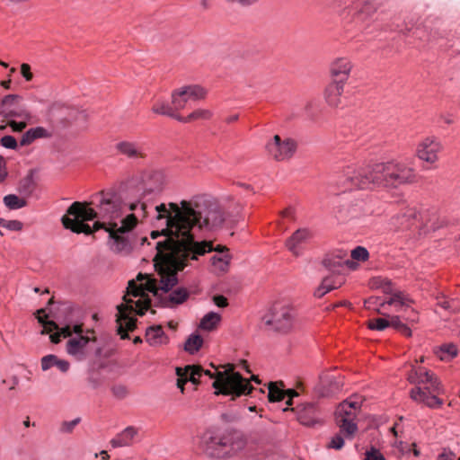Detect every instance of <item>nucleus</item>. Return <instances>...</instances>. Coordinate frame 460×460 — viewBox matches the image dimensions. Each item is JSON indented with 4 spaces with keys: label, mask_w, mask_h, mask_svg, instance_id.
<instances>
[{
    "label": "nucleus",
    "mask_w": 460,
    "mask_h": 460,
    "mask_svg": "<svg viewBox=\"0 0 460 460\" xmlns=\"http://www.w3.org/2000/svg\"><path fill=\"white\" fill-rule=\"evenodd\" d=\"M365 460H385L384 456L376 448H371L366 453Z\"/></svg>",
    "instance_id": "8fccbe9b"
},
{
    "label": "nucleus",
    "mask_w": 460,
    "mask_h": 460,
    "mask_svg": "<svg viewBox=\"0 0 460 460\" xmlns=\"http://www.w3.org/2000/svg\"><path fill=\"white\" fill-rule=\"evenodd\" d=\"M246 440L239 435L218 436L212 430L204 431L199 441V448L211 459H228L240 454Z\"/></svg>",
    "instance_id": "0eeeda50"
},
{
    "label": "nucleus",
    "mask_w": 460,
    "mask_h": 460,
    "mask_svg": "<svg viewBox=\"0 0 460 460\" xmlns=\"http://www.w3.org/2000/svg\"><path fill=\"white\" fill-rule=\"evenodd\" d=\"M155 217L153 222L155 230L150 234L152 239L164 236L158 242V246L169 247V252L158 262L160 270L164 271L168 266L176 265V270L182 268V263L173 261L174 256L186 258L191 255V260L198 256L212 252L213 243L210 241L195 242L192 229L214 231L222 228L227 222V215L223 208L216 201L199 197L191 200H181L180 204L169 202L161 203L155 207Z\"/></svg>",
    "instance_id": "f257e3e1"
},
{
    "label": "nucleus",
    "mask_w": 460,
    "mask_h": 460,
    "mask_svg": "<svg viewBox=\"0 0 460 460\" xmlns=\"http://www.w3.org/2000/svg\"><path fill=\"white\" fill-rule=\"evenodd\" d=\"M341 280L336 281L332 277H326L323 279L321 285L315 289L314 296L321 298L329 291L341 287Z\"/></svg>",
    "instance_id": "cd10ccee"
},
{
    "label": "nucleus",
    "mask_w": 460,
    "mask_h": 460,
    "mask_svg": "<svg viewBox=\"0 0 460 460\" xmlns=\"http://www.w3.org/2000/svg\"><path fill=\"white\" fill-rule=\"evenodd\" d=\"M113 393L116 396L122 398L127 394V389L124 386L114 387Z\"/></svg>",
    "instance_id": "0e129e2a"
},
{
    "label": "nucleus",
    "mask_w": 460,
    "mask_h": 460,
    "mask_svg": "<svg viewBox=\"0 0 460 460\" xmlns=\"http://www.w3.org/2000/svg\"><path fill=\"white\" fill-rule=\"evenodd\" d=\"M410 383L416 385L410 393L411 398L430 408L440 407L443 401L438 395L444 393L438 377L425 367H413L408 376Z\"/></svg>",
    "instance_id": "423d86ee"
},
{
    "label": "nucleus",
    "mask_w": 460,
    "mask_h": 460,
    "mask_svg": "<svg viewBox=\"0 0 460 460\" xmlns=\"http://www.w3.org/2000/svg\"><path fill=\"white\" fill-rule=\"evenodd\" d=\"M296 142L289 137L281 138L275 135L267 145L268 154L276 161L289 160L296 151Z\"/></svg>",
    "instance_id": "2eb2a0df"
},
{
    "label": "nucleus",
    "mask_w": 460,
    "mask_h": 460,
    "mask_svg": "<svg viewBox=\"0 0 460 460\" xmlns=\"http://www.w3.org/2000/svg\"><path fill=\"white\" fill-rule=\"evenodd\" d=\"M72 335H83V325L82 324H75L71 327Z\"/></svg>",
    "instance_id": "338daca9"
},
{
    "label": "nucleus",
    "mask_w": 460,
    "mask_h": 460,
    "mask_svg": "<svg viewBox=\"0 0 460 460\" xmlns=\"http://www.w3.org/2000/svg\"><path fill=\"white\" fill-rule=\"evenodd\" d=\"M283 217L294 220V211L292 208H286L281 212Z\"/></svg>",
    "instance_id": "69168bd1"
},
{
    "label": "nucleus",
    "mask_w": 460,
    "mask_h": 460,
    "mask_svg": "<svg viewBox=\"0 0 460 460\" xmlns=\"http://www.w3.org/2000/svg\"><path fill=\"white\" fill-rule=\"evenodd\" d=\"M203 339L199 334H191L188 337L184 344V349L190 354H194L202 347Z\"/></svg>",
    "instance_id": "f704fd0d"
},
{
    "label": "nucleus",
    "mask_w": 460,
    "mask_h": 460,
    "mask_svg": "<svg viewBox=\"0 0 460 460\" xmlns=\"http://www.w3.org/2000/svg\"><path fill=\"white\" fill-rule=\"evenodd\" d=\"M285 393H286V397H288L286 404L290 406L293 403V398L298 396V393L296 391H295L294 389L285 390Z\"/></svg>",
    "instance_id": "13d9d810"
},
{
    "label": "nucleus",
    "mask_w": 460,
    "mask_h": 460,
    "mask_svg": "<svg viewBox=\"0 0 460 460\" xmlns=\"http://www.w3.org/2000/svg\"><path fill=\"white\" fill-rule=\"evenodd\" d=\"M344 83L332 82L324 91V99L327 104L333 108H339L345 105L344 102Z\"/></svg>",
    "instance_id": "6ab92c4d"
},
{
    "label": "nucleus",
    "mask_w": 460,
    "mask_h": 460,
    "mask_svg": "<svg viewBox=\"0 0 460 460\" xmlns=\"http://www.w3.org/2000/svg\"><path fill=\"white\" fill-rule=\"evenodd\" d=\"M394 224L402 229L419 231V234H425L440 227L436 214L418 213L415 208H408L401 215L394 218Z\"/></svg>",
    "instance_id": "9d476101"
},
{
    "label": "nucleus",
    "mask_w": 460,
    "mask_h": 460,
    "mask_svg": "<svg viewBox=\"0 0 460 460\" xmlns=\"http://www.w3.org/2000/svg\"><path fill=\"white\" fill-rule=\"evenodd\" d=\"M81 422V418L77 417L72 420H64L61 422L59 431L62 434H71L75 428Z\"/></svg>",
    "instance_id": "79ce46f5"
},
{
    "label": "nucleus",
    "mask_w": 460,
    "mask_h": 460,
    "mask_svg": "<svg viewBox=\"0 0 460 460\" xmlns=\"http://www.w3.org/2000/svg\"><path fill=\"white\" fill-rule=\"evenodd\" d=\"M371 287L381 288L384 293L391 295L387 300L382 301V306H385L386 305H394L397 311H400L403 308H409L413 303V300L404 292L394 290L392 282L388 279L382 277L373 278L371 279Z\"/></svg>",
    "instance_id": "ddd939ff"
},
{
    "label": "nucleus",
    "mask_w": 460,
    "mask_h": 460,
    "mask_svg": "<svg viewBox=\"0 0 460 460\" xmlns=\"http://www.w3.org/2000/svg\"><path fill=\"white\" fill-rule=\"evenodd\" d=\"M115 149L118 153L131 160L145 159L146 157L144 146L137 142L119 141L116 144Z\"/></svg>",
    "instance_id": "a211bd4d"
},
{
    "label": "nucleus",
    "mask_w": 460,
    "mask_h": 460,
    "mask_svg": "<svg viewBox=\"0 0 460 460\" xmlns=\"http://www.w3.org/2000/svg\"><path fill=\"white\" fill-rule=\"evenodd\" d=\"M295 320V309L288 304L279 302L261 318V325L268 330L286 333L293 328Z\"/></svg>",
    "instance_id": "f8f14e48"
},
{
    "label": "nucleus",
    "mask_w": 460,
    "mask_h": 460,
    "mask_svg": "<svg viewBox=\"0 0 460 460\" xmlns=\"http://www.w3.org/2000/svg\"><path fill=\"white\" fill-rule=\"evenodd\" d=\"M388 322H389V326L394 327L396 331H399L404 324L401 321L400 317L397 315L390 316Z\"/></svg>",
    "instance_id": "864d4df0"
},
{
    "label": "nucleus",
    "mask_w": 460,
    "mask_h": 460,
    "mask_svg": "<svg viewBox=\"0 0 460 460\" xmlns=\"http://www.w3.org/2000/svg\"><path fill=\"white\" fill-rule=\"evenodd\" d=\"M7 176L6 163L3 156L0 155V181H3Z\"/></svg>",
    "instance_id": "bf43d9fd"
},
{
    "label": "nucleus",
    "mask_w": 460,
    "mask_h": 460,
    "mask_svg": "<svg viewBox=\"0 0 460 460\" xmlns=\"http://www.w3.org/2000/svg\"><path fill=\"white\" fill-rule=\"evenodd\" d=\"M345 252H339L337 254L327 255L323 261V266L332 272H341L344 266L353 268L355 263L349 259H346Z\"/></svg>",
    "instance_id": "412c9836"
},
{
    "label": "nucleus",
    "mask_w": 460,
    "mask_h": 460,
    "mask_svg": "<svg viewBox=\"0 0 460 460\" xmlns=\"http://www.w3.org/2000/svg\"><path fill=\"white\" fill-rule=\"evenodd\" d=\"M367 326L372 330L383 331L389 326V322L387 319L375 318L368 321Z\"/></svg>",
    "instance_id": "c03bdc74"
},
{
    "label": "nucleus",
    "mask_w": 460,
    "mask_h": 460,
    "mask_svg": "<svg viewBox=\"0 0 460 460\" xmlns=\"http://www.w3.org/2000/svg\"><path fill=\"white\" fill-rule=\"evenodd\" d=\"M4 205L10 209H18L25 207L27 201L24 199H20L14 194H9L4 197Z\"/></svg>",
    "instance_id": "58836bf2"
},
{
    "label": "nucleus",
    "mask_w": 460,
    "mask_h": 460,
    "mask_svg": "<svg viewBox=\"0 0 460 460\" xmlns=\"http://www.w3.org/2000/svg\"><path fill=\"white\" fill-rule=\"evenodd\" d=\"M219 254H216L211 258L212 266L215 271L217 273H225L228 270L230 256L227 252L226 246L218 245L216 248L213 246V250Z\"/></svg>",
    "instance_id": "5701e85b"
},
{
    "label": "nucleus",
    "mask_w": 460,
    "mask_h": 460,
    "mask_svg": "<svg viewBox=\"0 0 460 460\" xmlns=\"http://www.w3.org/2000/svg\"><path fill=\"white\" fill-rule=\"evenodd\" d=\"M291 411L296 412L297 420L305 426L311 427L319 422L320 414L314 403L301 404L296 408H291Z\"/></svg>",
    "instance_id": "f3484780"
},
{
    "label": "nucleus",
    "mask_w": 460,
    "mask_h": 460,
    "mask_svg": "<svg viewBox=\"0 0 460 460\" xmlns=\"http://www.w3.org/2000/svg\"><path fill=\"white\" fill-rule=\"evenodd\" d=\"M212 116V112L209 110L206 109H198L189 114L187 117H176L178 121L188 123L196 120H207L209 119Z\"/></svg>",
    "instance_id": "c85d7f7f"
},
{
    "label": "nucleus",
    "mask_w": 460,
    "mask_h": 460,
    "mask_svg": "<svg viewBox=\"0 0 460 460\" xmlns=\"http://www.w3.org/2000/svg\"><path fill=\"white\" fill-rule=\"evenodd\" d=\"M442 150L441 143L434 137H427L418 145L417 156L429 164H435L438 160V153Z\"/></svg>",
    "instance_id": "dca6fc26"
},
{
    "label": "nucleus",
    "mask_w": 460,
    "mask_h": 460,
    "mask_svg": "<svg viewBox=\"0 0 460 460\" xmlns=\"http://www.w3.org/2000/svg\"><path fill=\"white\" fill-rule=\"evenodd\" d=\"M4 227L12 231H21L22 229V223L18 220H10L4 224Z\"/></svg>",
    "instance_id": "603ef678"
},
{
    "label": "nucleus",
    "mask_w": 460,
    "mask_h": 460,
    "mask_svg": "<svg viewBox=\"0 0 460 460\" xmlns=\"http://www.w3.org/2000/svg\"><path fill=\"white\" fill-rule=\"evenodd\" d=\"M311 238V233L306 228L297 229L287 241L286 247L295 256L301 255V249Z\"/></svg>",
    "instance_id": "aec40b11"
},
{
    "label": "nucleus",
    "mask_w": 460,
    "mask_h": 460,
    "mask_svg": "<svg viewBox=\"0 0 460 460\" xmlns=\"http://www.w3.org/2000/svg\"><path fill=\"white\" fill-rule=\"evenodd\" d=\"M361 403V397L353 395L338 405L335 411V421L340 429V434L331 439L329 447L338 450L342 448L344 446L342 436L351 438L357 432L358 426L355 420L360 411Z\"/></svg>",
    "instance_id": "1a4fd4ad"
},
{
    "label": "nucleus",
    "mask_w": 460,
    "mask_h": 460,
    "mask_svg": "<svg viewBox=\"0 0 460 460\" xmlns=\"http://www.w3.org/2000/svg\"><path fill=\"white\" fill-rule=\"evenodd\" d=\"M412 167L402 162L376 164L356 170L348 166L341 172L338 183L346 189H374L376 187H397L415 181Z\"/></svg>",
    "instance_id": "7ed1b4c3"
},
{
    "label": "nucleus",
    "mask_w": 460,
    "mask_h": 460,
    "mask_svg": "<svg viewBox=\"0 0 460 460\" xmlns=\"http://www.w3.org/2000/svg\"><path fill=\"white\" fill-rule=\"evenodd\" d=\"M152 111L155 113L161 114V115H166V116H169V117H172L174 119H176V117H180V115H178V114H176V112H174L173 107H171L163 102H155L152 107Z\"/></svg>",
    "instance_id": "ea45409f"
},
{
    "label": "nucleus",
    "mask_w": 460,
    "mask_h": 460,
    "mask_svg": "<svg viewBox=\"0 0 460 460\" xmlns=\"http://www.w3.org/2000/svg\"><path fill=\"white\" fill-rule=\"evenodd\" d=\"M227 1L234 3V4H238L242 6H249V5H252V4H255L256 2H258V0H227Z\"/></svg>",
    "instance_id": "680f3d73"
},
{
    "label": "nucleus",
    "mask_w": 460,
    "mask_h": 460,
    "mask_svg": "<svg viewBox=\"0 0 460 460\" xmlns=\"http://www.w3.org/2000/svg\"><path fill=\"white\" fill-rule=\"evenodd\" d=\"M34 189L35 182L33 180V174L32 172H30L26 177L21 180L18 190L22 194L28 197L33 192Z\"/></svg>",
    "instance_id": "e433bc0d"
},
{
    "label": "nucleus",
    "mask_w": 460,
    "mask_h": 460,
    "mask_svg": "<svg viewBox=\"0 0 460 460\" xmlns=\"http://www.w3.org/2000/svg\"><path fill=\"white\" fill-rule=\"evenodd\" d=\"M7 124L12 128L13 132H22L27 127L25 121L17 122L14 119H8Z\"/></svg>",
    "instance_id": "09e8293b"
},
{
    "label": "nucleus",
    "mask_w": 460,
    "mask_h": 460,
    "mask_svg": "<svg viewBox=\"0 0 460 460\" xmlns=\"http://www.w3.org/2000/svg\"><path fill=\"white\" fill-rule=\"evenodd\" d=\"M268 399L270 402H280L286 398L285 390L279 388L276 383L269 384Z\"/></svg>",
    "instance_id": "4c0bfd02"
},
{
    "label": "nucleus",
    "mask_w": 460,
    "mask_h": 460,
    "mask_svg": "<svg viewBox=\"0 0 460 460\" xmlns=\"http://www.w3.org/2000/svg\"><path fill=\"white\" fill-rule=\"evenodd\" d=\"M37 319L40 323L42 324L43 330L41 331V334H52L55 331L58 332L61 328L54 322V321H45L47 317L45 314V309H39L37 312Z\"/></svg>",
    "instance_id": "c756f323"
},
{
    "label": "nucleus",
    "mask_w": 460,
    "mask_h": 460,
    "mask_svg": "<svg viewBox=\"0 0 460 460\" xmlns=\"http://www.w3.org/2000/svg\"><path fill=\"white\" fill-rule=\"evenodd\" d=\"M220 321L221 315L219 314L209 312L201 319L199 328L206 331H212L217 328Z\"/></svg>",
    "instance_id": "2f4dec72"
},
{
    "label": "nucleus",
    "mask_w": 460,
    "mask_h": 460,
    "mask_svg": "<svg viewBox=\"0 0 460 460\" xmlns=\"http://www.w3.org/2000/svg\"><path fill=\"white\" fill-rule=\"evenodd\" d=\"M146 341L149 345L157 347L167 344L169 338L164 333L162 325H153L146 329Z\"/></svg>",
    "instance_id": "b1692460"
},
{
    "label": "nucleus",
    "mask_w": 460,
    "mask_h": 460,
    "mask_svg": "<svg viewBox=\"0 0 460 460\" xmlns=\"http://www.w3.org/2000/svg\"><path fill=\"white\" fill-rule=\"evenodd\" d=\"M398 332L406 337L411 336V331L405 323L402 325V327Z\"/></svg>",
    "instance_id": "774afa93"
},
{
    "label": "nucleus",
    "mask_w": 460,
    "mask_h": 460,
    "mask_svg": "<svg viewBox=\"0 0 460 460\" xmlns=\"http://www.w3.org/2000/svg\"><path fill=\"white\" fill-rule=\"evenodd\" d=\"M92 204L96 209L90 208L86 202L75 201L68 207L67 213L84 220L100 218L110 222H117L123 214L122 198L113 191L96 194Z\"/></svg>",
    "instance_id": "39448f33"
},
{
    "label": "nucleus",
    "mask_w": 460,
    "mask_h": 460,
    "mask_svg": "<svg viewBox=\"0 0 460 460\" xmlns=\"http://www.w3.org/2000/svg\"><path fill=\"white\" fill-rule=\"evenodd\" d=\"M418 313L413 309H411L409 314L405 317V320L410 323H417L418 322Z\"/></svg>",
    "instance_id": "e2e57ef3"
},
{
    "label": "nucleus",
    "mask_w": 460,
    "mask_h": 460,
    "mask_svg": "<svg viewBox=\"0 0 460 460\" xmlns=\"http://www.w3.org/2000/svg\"><path fill=\"white\" fill-rule=\"evenodd\" d=\"M368 252L366 248L362 246H358L354 250L351 251V259L360 261H365L368 258Z\"/></svg>",
    "instance_id": "a18cd8bd"
},
{
    "label": "nucleus",
    "mask_w": 460,
    "mask_h": 460,
    "mask_svg": "<svg viewBox=\"0 0 460 460\" xmlns=\"http://www.w3.org/2000/svg\"><path fill=\"white\" fill-rule=\"evenodd\" d=\"M21 71L22 75L26 78V80L31 79L32 74L31 73V67L28 64H22L21 66Z\"/></svg>",
    "instance_id": "052dcab7"
},
{
    "label": "nucleus",
    "mask_w": 460,
    "mask_h": 460,
    "mask_svg": "<svg viewBox=\"0 0 460 460\" xmlns=\"http://www.w3.org/2000/svg\"><path fill=\"white\" fill-rule=\"evenodd\" d=\"M374 1L375 0H364L363 6L360 8L358 14L362 15L363 13H366L369 16L374 13L377 9V5L373 4Z\"/></svg>",
    "instance_id": "49530a36"
},
{
    "label": "nucleus",
    "mask_w": 460,
    "mask_h": 460,
    "mask_svg": "<svg viewBox=\"0 0 460 460\" xmlns=\"http://www.w3.org/2000/svg\"><path fill=\"white\" fill-rule=\"evenodd\" d=\"M50 134L42 127H37L26 131L20 141L21 146H29L37 138L49 137Z\"/></svg>",
    "instance_id": "bb28decb"
},
{
    "label": "nucleus",
    "mask_w": 460,
    "mask_h": 460,
    "mask_svg": "<svg viewBox=\"0 0 460 460\" xmlns=\"http://www.w3.org/2000/svg\"><path fill=\"white\" fill-rule=\"evenodd\" d=\"M81 217L68 215L67 211L61 218L64 227L76 234H91L100 229H104L109 233V237L112 241L111 247L115 252H120L128 246V241L123 234L130 232L137 226L135 215H127L124 218L120 219V226H119L118 222H110L108 220L102 222L98 220L91 227Z\"/></svg>",
    "instance_id": "20e7f679"
},
{
    "label": "nucleus",
    "mask_w": 460,
    "mask_h": 460,
    "mask_svg": "<svg viewBox=\"0 0 460 460\" xmlns=\"http://www.w3.org/2000/svg\"><path fill=\"white\" fill-rule=\"evenodd\" d=\"M181 94H186L190 101L202 100L207 95V91L199 85H187L181 88Z\"/></svg>",
    "instance_id": "7c9ffc66"
},
{
    "label": "nucleus",
    "mask_w": 460,
    "mask_h": 460,
    "mask_svg": "<svg viewBox=\"0 0 460 460\" xmlns=\"http://www.w3.org/2000/svg\"><path fill=\"white\" fill-rule=\"evenodd\" d=\"M388 322H389V326L394 327L396 331H399L404 324L401 321L400 317L397 315L390 316Z\"/></svg>",
    "instance_id": "5fc2aeb1"
},
{
    "label": "nucleus",
    "mask_w": 460,
    "mask_h": 460,
    "mask_svg": "<svg viewBox=\"0 0 460 460\" xmlns=\"http://www.w3.org/2000/svg\"><path fill=\"white\" fill-rule=\"evenodd\" d=\"M129 209L132 211H136L137 213H131L130 215H135L137 217V223L138 222V218L144 219L148 215V207L146 203H132L129 206Z\"/></svg>",
    "instance_id": "a19ab883"
},
{
    "label": "nucleus",
    "mask_w": 460,
    "mask_h": 460,
    "mask_svg": "<svg viewBox=\"0 0 460 460\" xmlns=\"http://www.w3.org/2000/svg\"><path fill=\"white\" fill-rule=\"evenodd\" d=\"M213 301L218 307L222 308L227 306L228 305L226 297L222 295L214 296Z\"/></svg>",
    "instance_id": "4d7b16f0"
},
{
    "label": "nucleus",
    "mask_w": 460,
    "mask_h": 460,
    "mask_svg": "<svg viewBox=\"0 0 460 460\" xmlns=\"http://www.w3.org/2000/svg\"><path fill=\"white\" fill-rule=\"evenodd\" d=\"M0 116L4 118V120L11 119H28L31 118V113L23 103L22 96L8 94L0 102Z\"/></svg>",
    "instance_id": "4468645a"
},
{
    "label": "nucleus",
    "mask_w": 460,
    "mask_h": 460,
    "mask_svg": "<svg viewBox=\"0 0 460 460\" xmlns=\"http://www.w3.org/2000/svg\"><path fill=\"white\" fill-rule=\"evenodd\" d=\"M190 101L186 94H181V89H177L172 93V103L174 112L186 108L188 102Z\"/></svg>",
    "instance_id": "72a5a7b5"
},
{
    "label": "nucleus",
    "mask_w": 460,
    "mask_h": 460,
    "mask_svg": "<svg viewBox=\"0 0 460 460\" xmlns=\"http://www.w3.org/2000/svg\"><path fill=\"white\" fill-rule=\"evenodd\" d=\"M1 145L9 149H15L17 147V141L12 136H4L0 140Z\"/></svg>",
    "instance_id": "de8ad7c7"
},
{
    "label": "nucleus",
    "mask_w": 460,
    "mask_h": 460,
    "mask_svg": "<svg viewBox=\"0 0 460 460\" xmlns=\"http://www.w3.org/2000/svg\"><path fill=\"white\" fill-rule=\"evenodd\" d=\"M381 303L380 302V299L378 297H369L368 299L365 300V306L367 308V309H375V306L379 305L381 307H383L381 305Z\"/></svg>",
    "instance_id": "6e6d98bb"
},
{
    "label": "nucleus",
    "mask_w": 460,
    "mask_h": 460,
    "mask_svg": "<svg viewBox=\"0 0 460 460\" xmlns=\"http://www.w3.org/2000/svg\"><path fill=\"white\" fill-rule=\"evenodd\" d=\"M41 369L47 371L56 367L62 373H66L70 368V363L67 360L60 359L56 355L49 354L44 356L40 360Z\"/></svg>",
    "instance_id": "393cba45"
},
{
    "label": "nucleus",
    "mask_w": 460,
    "mask_h": 460,
    "mask_svg": "<svg viewBox=\"0 0 460 460\" xmlns=\"http://www.w3.org/2000/svg\"><path fill=\"white\" fill-rule=\"evenodd\" d=\"M457 348L453 343L443 344L437 351V356L444 361H448L457 355Z\"/></svg>",
    "instance_id": "473e14b6"
},
{
    "label": "nucleus",
    "mask_w": 460,
    "mask_h": 460,
    "mask_svg": "<svg viewBox=\"0 0 460 460\" xmlns=\"http://www.w3.org/2000/svg\"><path fill=\"white\" fill-rule=\"evenodd\" d=\"M185 369H187L188 382H191L196 385H199V378L203 375V367L199 365H187Z\"/></svg>",
    "instance_id": "c9c22d12"
},
{
    "label": "nucleus",
    "mask_w": 460,
    "mask_h": 460,
    "mask_svg": "<svg viewBox=\"0 0 460 460\" xmlns=\"http://www.w3.org/2000/svg\"><path fill=\"white\" fill-rule=\"evenodd\" d=\"M176 371V375L178 376V379H177V387L180 389L181 393L183 394L184 393V385L185 384L188 382V376H187V369H185V367H176L175 369Z\"/></svg>",
    "instance_id": "37998d69"
},
{
    "label": "nucleus",
    "mask_w": 460,
    "mask_h": 460,
    "mask_svg": "<svg viewBox=\"0 0 460 460\" xmlns=\"http://www.w3.org/2000/svg\"><path fill=\"white\" fill-rule=\"evenodd\" d=\"M352 67L349 59H334L330 66L331 75L335 78L334 82L345 83Z\"/></svg>",
    "instance_id": "4be33fe9"
},
{
    "label": "nucleus",
    "mask_w": 460,
    "mask_h": 460,
    "mask_svg": "<svg viewBox=\"0 0 460 460\" xmlns=\"http://www.w3.org/2000/svg\"><path fill=\"white\" fill-rule=\"evenodd\" d=\"M211 367L215 368V371L203 368V375L209 376V378L215 379L212 386L216 389L215 394L217 395H231L232 399L234 400L243 394H248L252 392L253 387L250 384V381L243 376L234 371L233 365H227L224 371H220L213 364Z\"/></svg>",
    "instance_id": "6e6552de"
},
{
    "label": "nucleus",
    "mask_w": 460,
    "mask_h": 460,
    "mask_svg": "<svg viewBox=\"0 0 460 460\" xmlns=\"http://www.w3.org/2000/svg\"><path fill=\"white\" fill-rule=\"evenodd\" d=\"M360 213H361V208H359L358 209L352 208L351 209L348 210V213H343V210H340L341 215L339 216V218L341 220H345L347 218V217H356L359 216Z\"/></svg>",
    "instance_id": "3c124183"
},
{
    "label": "nucleus",
    "mask_w": 460,
    "mask_h": 460,
    "mask_svg": "<svg viewBox=\"0 0 460 460\" xmlns=\"http://www.w3.org/2000/svg\"><path fill=\"white\" fill-rule=\"evenodd\" d=\"M137 435V429L133 427L126 428L122 432L111 440L113 447H120L129 446Z\"/></svg>",
    "instance_id": "a878e982"
},
{
    "label": "nucleus",
    "mask_w": 460,
    "mask_h": 460,
    "mask_svg": "<svg viewBox=\"0 0 460 460\" xmlns=\"http://www.w3.org/2000/svg\"><path fill=\"white\" fill-rule=\"evenodd\" d=\"M156 254L154 258V266L157 274V279L152 278L149 275L139 273L137 280L140 283L137 284L136 280L131 279L128 281L127 292L123 296V303L117 305V324L118 333L121 339L128 337V332H132L136 328V319L130 314L133 313L138 315L145 314L151 305V300L146 291L151 292L154 296H157L159 304L164 307H174L178 305L184 303L190 294L185 288H177L169 293L172 288L178 283V272L182 270L187 265L188 260L191 259V255L186 258H180V256L173 255V261H179L182 263V268L174 269L176 265L168 266L164 270H160L158 262L160 259L169 252H172V249L167 247L160 248L158 242L155 244ZM172 264H175L174 262Z\"/></svg>",
    "instance_id": "f03ea898"
},
{
    "label": "nucleus",
    "mask_w": 460,
    "mask_h": 460,
    "mask_svg": "<svg viewBox=\"0 0 460 460\" xmlns=\"http://www.w3.org/2000/svg\"><path fill=\"white\" fill-rule=\"evenodd\" d=\"M51 342L57 344L61 338H68L66 344V351L77 361H83L89 356L91 350L88 347L90 341H94L95 337L85 335H72L71 326L61 327L58 332L49 336Z\"/></svg>",
    "instance_id": "9b49d317"
}]
</instances>
